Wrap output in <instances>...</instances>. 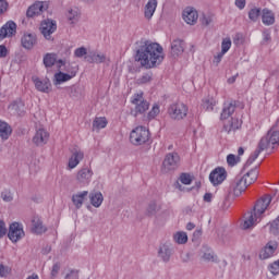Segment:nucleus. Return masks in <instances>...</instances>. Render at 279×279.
<instances>
[{
	"instance_id": "nucleus-32",
	"label": "nucleus",
	"mask_w": 279,
	"mask_h": 279,
	"mask_svg": "<svg viewBox=\"0 0 279 279\" xmlns=\"http://www.w3.org/2000/svg\"><path fill=\"white\" fill-rule=\"evenodd\" d=\"M89 202L94 208H99L104 204V194L101 192H92L89 194Z\"/></svg>"
},
{
	"instance_id": "nucleus-53",
	"label": "nucleus",
	"mask_w": 279,
	"mask_h": 279,
	"mask_svg": "<svg viewBox=\"0 0 279 279\" xmlns=\"http://www.w3.org/2000/svg\"><path fill=\"white\" fill-rule=\"evenodd\" d=\"M199 21L205 27H208V25L213 23V19L210 16H206L205 14L201 16Z\"/></svg>"
},
{
	"instance_id": "nucleus-3",
	"label": "nucleus",
	"mask_w": 279,
	"mask_h": 279,
	"mask_svg": "<svg viewBox=\"0 0 279 279\" xmlns=\"http://www.w3.org/2000/svg\"><path fill=\"white\" fill-rule=\"evenodd\" d=\"M168 114L173 121H182L189 114V107L183 102H174L169 106Z\"/></svg>"
},
{
	"instance_id": "nucleus-25",
	"label": "nucleus",
	"mask_w": 279,
	"mask_h": 279,
	"mask_svg": "<svg viewBox=\"0 0 279 279\" xmlns=\"http://www.w3.org/2000/svg\"><path fill=\"white\" fill-rule=\"evenodd\" d=\"M21 43L24 49H33L34 45H36V35L26 33L22 36Z\"/></svg>"
},
{
	"instance_id": "nucleus-37",
	"label": "nucleus",
	"mask_w": 279,
	"mask_h": 279,
	"mask_svg": "<svg viewBox=\"0 0 279 279\" xmlns=\"http://www.w3.org/2000/svg\"><path fill=\"white\" fill-rule=\"evenodd\" d=\"M258 217L254 215V211H251L248 217L243 221L241 225L242 230H250V228L254 227V223H256Z\"/></svg>"
},
{
	"instance_id": "nucleus-56",
	"label": "nucleus",
	"mask_w": 279,
	"mask_h": 279,
	"mask_svg": "<svg viewBox=\"0 0 279 279\" xmlns=\"http://www.w3.org/2000/svg\"><path fill=\"white\" fill-rule=\"evenodd\" d=\"M8 274H10L8 267L3 266V264H0V278H5Z\"/></svg>"
},
{
	"instance_id": "nucleus-42",
	"label": "nucleus",
	"mask_w": 279,
	"mask_h": 279,
	"mask_svg": "<svg viewBox=\"0 0 279 279\" xmlns=\"http://www.w3.org/2000/svg\"><path fill=\"white\" fill-rule=\"evenodd\" d=\"M202 258L207 263H217V255L213 251L204 253Z\"/></svg>"
},
{
	"instance_id": "nucleus-54",
	"label": "nucleus",
	"mask_w": 279,
	"mask_h": 279,
	"mask_svg": "<svg viewBox=\"0 0 279 279\" xmlns=\"http://www.w3.org/2000/svg\"><path fill=\"white\" fill-rule=\"evenodd\" d=\"M58 274H60V264H54L51 270V279H56Z\"/></svg>"
},
{
	"instance_id": "nucleus-43",
	"label": "nucleus",
	"mask_w": 279,
	"mask_h": 279,
	"mask_svg": "<svg viewBox=\"0 0 279 279\" xmlns=\"http://www.w3.org/2000/svg\"><path fill=\"white\" fill-rule=\"evenodd\" d=\"M230 47H232V40L230 39V37H227V38L222 39L221 52L222 53H228V51H230Z\"/></svg>"
},
{
	"instance_id": "nucleus-2",
	"label": "nucleus",
	"mask_w": 279,
	"mask_h": 279,
	"mask_svg": "<svg viewBox=\"0 0 279 279\" xmlns=\"http://www.w3.org/2000/svg\"><path fill=\"white\" fill-rule=\"evenodd\" d=\"M279 145V126H272L266 136H264L257 146V149L248 157L246 165H252L258 156H260L262 151L265 149H276Z\"/></svg>"
},
{
	"instance_id": "nucleus-51",
	"label": "nucleus",
	"mask_w": 279,
	"mask_h": 279,
	"mask_svg": "<svg viewBox=\"0 0 279 279\" xmlns=\"http://www.w3.org/2000/svg\"><path fill=\"white\" fill-rule=\"evenodd\" d=\"M1 197L3 202H12L14 199V196L12 195V192L5 190L1 193Z\"/></svg>"
},
{
	"instance_id": "nucleus-27",
	"label": "nucleus",
	"mask_w": 279,
	"mask_h": 279,
	"mask_svg": "<svg viewBox=\"0 0 279 279\" xmlns=\"http://www.w3.org/2000/svg\"><path fill=\"white\" fill-rule=\"evenodd\" d=\"M262 22L266 25H274V23H276V14L274 13V11L269 10V9H263L262 11Z\"/></svg>"
},
{
	"instance_id": "nucleus-24",
	"label": "nucleus",
	"mask_w": 279,
	"mask_h": 279,
	"mask_svg": "<svg viewBox=\"0 0 279 279\" xmlns=\"http://www.w3.org/2000/svg\"><path fill=\"white\" fill-rule=\"evenodd\" d=\"M82 160H84V153L82 150H75L72 153V156L69 159V169H75V167H77Z\"/></svg>"
},
{
	"instance_id": "nucleus-5",
	"label": "nucleus",
	"mask_w": 279,
	"mask_h": 279,
	"mask_svg": "<svg viewBox=\"0 0 279 279\" xmlns=\"http://www.w3.org/2000/svg\"><path fill=\"white\" fill-rule=\"evenodd\" d=\"M180 167V155L178 153H168L162 161V173H171Z\"/></svg>"
},
{
	"instance_id": "nucleus-19",
	"label": "nucleus",
	"mask_w": 279,
	"mask_h": 279,
	"mask_svg": "<svg viewBox=\"0 0 279 279\" xmlns=\"http://www.w3.org/2000/svg\"><path fill=\"white\" fill-rule=\"evenodd\" d=\"M33 82L36 90H39V93H51V81L49 78L40 80L34 76Z\"/></svg>"
},
{
	"instance_id": "nucleus-50",
	"label": "nucleus",
	"mask_w": 279,
	"mask_h": 279,
	"mask_svg": "<svg viewBox=\"0 0 279 279\" xmlns=\"http://www.w3.org/2000/svg\"><path fill=\"white\" fill-rule=\"evenodd\" d=\"M181 184L189 185L191 182H193V179H191V174L189 173H182L179 178Z\"/></svg>"
},
{
	"instance_id": "nucleus-58",
	"label": "nucleus",
	"mask_w": 279,
	"mask_h": 279,
	"mask_svg": "<svg viewBox=\"0 0 279 279\" xmlns=\"http://www.w3.org/2000/svg\"><path fill=\"white\" fill-rule=\"evenodd\" d=\"M57 69H59V71H64V69H62L63 66L66 65V61L62 60V59H59L57 62Z\"/></svg>"
},
{
	"instance_id": "nucleus-22",
	"label": "nucleus",
	"mask_w": 279,
	"mask_h": 279,
	"mask_svg": "<svg viewBox=\"0 0 279 279\" xmlns=\"http://www.w3.org/2000/svg\"><path fill=\"white\" fill-rule=\"evenodd\" d=\"M156 8H158V0H148L144 7V16L147 21H151L154 14L156 13Z\"/></svg>"
},
{
	"instance_id": "nucleus-57",
	"label": "nucleus",
	"mask_w": 279,
	"mask_h": 279,
	"mask_svg": "<svg viewBox=\"0 0 279 279\" xmlns=\"http://www.w3.org/2000/svg\"><path fill=\"white\" fill-rule=\"evenodd\" d=\"M64 279H80V275H77L76 270H71L68 275H65Z\"/></svg>"
},
{
	"instance_id": "nucleus-20",
	"label": "nucleus",
	"mask_w": 279,
	"mask_h": 279,
	"mask_svg": "<svg viewBox=\"0 0 279 279\" xmlns=\"http://www.w3.org/2000/svg\"><path fill=\"white\" fill-rule=\"evenodd\" d=\"M183 21L187 23V25H195L197 23V20L199 19V14L197 13V10L193 8H186L183 11Z\"/></svg>"
},
{
	"instance_id": "nucleus-48",
	"label": "nucleus",
	"mask_w": 279,
	"mask_h": 279,
	"mask_svg": "<svg viewBox=\"0 0 279 279\" xmlns=\"http://www.w3.org/2000/svg\"><path fill=\"white\" fill-rule=\"evenodd\" d=\"M240 161H241V158L236 157L235 155L230 154L227 156V162H228L229 167H234Z\"/></svg>"
},
{
	"instance_id": "nucleus-8",
	"label": "nucleus",
	"mask_w": 279,
	"mask_h": 279,
	"mask_svg": "<svg viewBox=\"0 0 279 279\" xmlns=\"http://www.w3.org/2000/svg\"><path fill=\"white\" fill-rule=\"evenodd\" d=\"M76 183L80 186H86L90 184V180H93V168L89 166H84L81 168L75 175Z\"/></svg>"
},
{
	"instance_id": "nucleus-26",
	"label": "nucleus",
	"mask_w": 279,
	"mask_h": 279,
	"mask_svg": "<svg viewBox=\"0 0 279 279\" xmlns=\"http://www.w3.org/2000/svg\"><path fill=\"white\" fill-rule=\"evenodd\" d=\"M32 231L34 234H45V232H47V227L43 225V220H40L39 217L32 219Z\"/></svg>"
},
{
	"instance_id": "nucleus-45",
	"label": "nucleus",
	"mask_w": 279,
	"mask_h": 279,
	"mask_svg": "<svg viewBox=\"0 0 279 279\" xmlns=\"http://www.w3.org/2000/svg\"><path fill=\"white\" fill-rule=\"evenodd\" d=\"M258 16H260V9H251L248 12V19L253 21V23H256L258 21Z\"/></svg>"
},
{
	"instance_id": "nucleus-61",
	"label": "nucleus",
	"mask_w": 279,
	"mask_h": 279,
	"mask_svg": "<svg viewBox=\"0 0 279 279\" xmlns=\"http://www.w3.org/2000/svg\"><path fill=\"white\" fill-rule=\"evenodd\" d=\"M235 5L239 10H243L245 8V0H235Z\"/></svg>"
},
{
	"instance_id": "nucleus-36",
	"label": "nucleus",
	"mask_w": 279,
	"mask_h": 279,
	"mask_svg": "<svg viewBox=\"0 0 279 279\" xmlns=\"http://www.w3.org/2000/svg\"><path fill=\"white\" fill-rule=\"evenodd\" d=\"M173 241L178 245H185V243H189V235L184 231H178L173 234Z\"/></svg>"
},
{
	"instance_id": "nucleus-15",
	"label": "nucleus",
	"mask_w": 279,
	"mask_h": 279,
	"mask_svg": "<svg viewBox=\"0 0 279 279\" xmlns=\"http://www.w3.org/2000/svg\"><path fill=\"white\" fill-rule=\"evenodd\" d=\"M172 255L173 247L171 246V243L166 242L159 245L158 258H161L163 263H169L171 260Z\"/></svg>"
},
{
	"instance_id": "nucleus-44",
	"label": "nucleus",
	"mask_w": 279,
	"mask_h": 279,
	"mask_svg": "<svg viewBox=\"0 0 279 279\" xmlns=\"http://www.w3.org/2000/svg\"><path fill=\"white\" fill-rule=\"evenodd\" d=\"M86 56H88L86 47H80L74 50V58H84L86 60Z\"/></svg>"
},
{
	"instance_id": "nucleus-29",
	"label": "nucleus",
	"mask_w": 279,
	"mask_h": 279,
	"mask_svg": "<svg viewBox=\"0 0 279 279\" xmlns=\"http://www.w3.org/2000/svg\"><path fill=\"white\" fill-rule=\"evenodd\" d=\"M12 136V126L5 121L0 120V137L2 141H8Z\"/></svg>"
},
{
	"instance_id": "nucleus-1",
	"label": "nucleus",
	"mask_w": 279,
	"mask_h": 279,
	"mask_svg": "<svg viewBox=\"0 0 279 279\" xmlns=\"http://www.w3.org/2000/svg\"><path fill=\"white\" fill-rule=\"evenodd\" d=\"M136 58L145 69H156L162 64L165 52L158 43L145 41L136 52Z\"/></svg>"
},
{
	"instance_id": "nucleus-18",
	"label": "nucleus",
	"mask_w": 279,
	"mask_h": 279,
	"mask_svg": "<svg viewBox=\"0 0 279 279\" xmlns=\"http://www.w3.org/2000/svg\"><path fill=\"white\" fill-rule=\"evenodd\" d=\"M49 142V132H47L45 129H38L33 136V143L37 147H43V145H47Z\"/></svg>"
},
{
	"instance_id": "nucleus-47",
	"label": "nucleus",
	"mask_w": 279,
	"mask_h": 279,
	"mask_svg": "<svg viewBox=\"0 0 279 279\" xmlns=\"http://www.w3.org/2000/svg\"><path fill=\"white\" fill-rule=\"evenodd\" d=\"M160 114V106L154 105L151 110L148 112V119H156Z\"/></svg>"
},
{
	"instance_id": "nucleus-41",
	"label": "nucleus",
	"mask_w": 279,
	"mask_h": 279,
	"mask_svg": "<svg viewBox=\"0 0 279 279\" xmlns=\"http://www.w3.org/2000/svg\"><path fill=\"white\" fill-rule=\"evenodd\" d=\"M270 232L275 236H279V216L270 222Z\"/></svg>"
},
{
	"instance_id": "nucleus-12",
	"label": "nucleus",
	"mask_w": 279,
	"mask_h": 279,
	"mask_svg": "<svg viewBox=\"0 0 279 279\" xmlns=\"http://www.w3.org/2000/svg\"><path fill=\"white\" fill-rule=\"evenodd\" d=\"M49 8V4L47 2H35L33 5H31L26 12V16L28 19H34V16H40L43 12H47Z\"/></svg>"
},
{
	"instance_id": "nucleus-40",
	"label": "nucleus",
	"mask_w": 279,
	"mask_h": 279,
	"mask_svg": "<svg viewBox=\"0 0 279 279\" xmlns=\"http://www.w3.org/2000/svg\"><path fill=\"white\" fill-rule=\"evenodd\" d=\"M80 16V12L77 9H69L66 12L68 20L71 21V23H75Z\"/></svg>"
},
{
	"instance_id": "nucleus-34",
	"label": "nucleus",
	"mask_w": 279,
	"mask_h": 279,
	"mask_svg": "<svg viewBox=\"0 0 279 279\" xmlns=\"http://www.w3.org/2000/svg\"><path fill=\"white\" fill-rule=\"evenodd\" d=\"M242 178H245L246 184L251 186V184H254L256 180H258V169L254 168L251 171L246 172Z\"/></svg>"
},
{
	"instance_id": "nucleus-35",
	"label": "nucleus",
	"mask_w": 279,
	"mask_h": 279,
	"mask_svg": "<svg viewBox=\"0 0 279 279\" xmlns=\"http://www.w3.org/2000/svg\"><path fill=\"white\" fill-rule=\"evenodd\" d=\"M160 213V205H158L156 202H150L146 208V217H156Z\"/></svg>"
},
{
	"instance_id": "nucleus-16",
	"label": "nucleus",
	"mask_w": 279,
	"mask_h": 279,
	"mask_svg": "<svg viewBox=\"0 0 279 279\" xmlns=\"http://www.w3.org/2000/svg\"><path fill=\"white\" fill-rule=\"evenodd\" d=\"M16 34V23L14 21L7 22L1 28H0V43L1 40L5 38H12Z\"/></svg>"
},
{
	"instance_id": "nucleus-52",
	"label": "nucleus",
	"mask_w": 279,
	"mask_h": 279,
	"mask_svg": "<svg viewBox=\"0 0 279 279\" xmlns=\"http://www.w3.org/2000/svg\"><path fill=\"white\" fill-rule=\"evenodd\" d=\"M10 9V3H8V0H0V14H5L8 10Z\"/></svg>"
},
{
	"instance_id": "nucleus-6",
	"label": "nucleus",
	"mask_w": 279,
	"mask_h": 279,
	"mask_svg": "<svg viewBox=\"0 0 279 279\" xmlns=\"http://www.w3.org/2000/svg\"><path fill=\"white\" fill-rule=\"evenodd\" d=\"M247 186H250L247 185V179L240 174L231 182L230 189L234 197H241V195L247 191Z\"/></svg>"
},
{
	"instance_id": "nucleus-31",
	"label": "nucleus",
	"mask_w": 279,
	"mask_h": 279,
	"mask_svg": "<svg viewBox=\"0 0 279 279\" xmlns=\"http://www.w3.org/2000/svg\"><path fill=\"white\" fill-rule=\"evenodd\" d=\"M72 78H73V75L59 71L58 73L54 74L52 82L54 86H60V84H64V82H69V80H72Z\"/></svg>"
},
{
	"instance_id": "nucleus-9",
	"label": "nucleus",
	"mask_w": 279,
	"mask_h": 279,
	"mask_svg": "<svg viewBox=\"0 0 279 279\" xmlns=\"http://www.w3.org/2000/svg\"><path fill=\"white\" fill-rule=\"evenodd\" d=\"M23 236H25L23 225L19 222L11 223L8 233V238L10 239V241H12V243H19V241H21Z\"/></svg>"
},
{
	"instance_id": "nucleus-30",
	"label": "nucleus",
	"mask_w": 279,
	"mask_h": 279,
	"mask_svg": "<svg viewBox=\"0 0 279 279\" xmlns=\"http://www.w3.org/2000/svg\"><path fill=\"white\" fill-rule=\"evenodd\" d=\"M234 110H236L235 101L226 102L220 116L221 119H229V117H232V114H234Z\"/></svg>"
},
{
	"instance_id": "nucleus-60",
	"label": "nucleus",
	"mask_w": 279,
	"mask_h": 279,
	"mask_svg": "<svg viewBox=\"0 0 279 279\" xmlns=\"http://www.w3.org/2000/svg\"><path fill=\"white\" fill-rule=\"evenodd\" d=\"M8 56V48L3 45L0 46V58H5Z\"/></svg>"
},
{
	"instance_id": "nucleus-49",
	"label": "nucleus",
	"mask_w": 279,
	"mask_h": 279,
	"mask_svg": "<svg viewBox=\"0 0 279 279\" xmlns=\"http://www.w3.org/2000/svg\"><path fill=\"white\" fill-rule=\"evenodd\" d=\"M268 270L270 271V274H272V276H278V274H279V259L271 263L268 266Z\"/></svg>"
},
{
	"instance_id": "nucleus-10",
	"label": "nucleus",
	"mask_w": 279,
	"mask_h": 279,
	"mask_svg": "<svg viewBox=\"0 0 279 279\" xmlns=\"http://www.w3.org/2000/svg\"><path fill=\"white\" fill-rule=\"evenodd\" d=\"M58 29V25L53 20H45L40 24V32L46 40H51V34Z\"/></svg>"
},
{
	"instance_id": "nucleus-46",
	"label": "nucleus",
	"mask_w": 279,
	"mask_h": 279,
	"mask_svg": "<svg viewBox=\"0 0 279 279\" xmlns=\"http://www.w3.org/2000/svg\"><path fill=\"white\" fill-rule=\"evenodd\" d=\"M153 77H154V74L151 72L145 73L143 76L137 78V84H149Z\"/></svg>"
},
{
	"instance_id": "nucleus-21",
	"label": "nucleus",
	"mask_w": 279,
	"mask_h": 279,
	"mask_svg": "<svg viewBox=\"0 0 279 279\" xmlns=\"http://www.w3.org/2000/svg\"><path fill=\"white\" fill-rule=\"evenodd\" d=\"M184 47H186V45L184 44V40L174 39L171 43V51H170L172 58H180V56L184 53Z\"/></svg>"
},
{
	"instance_id": "nucleus-28",
	"label": "nucleus",
	"mask_w": 279,
	"mask_h": 279,
	"mask_svg": "<svg viewBox=\"0 0 279 279\" xmlns=\"http://www.w3.org/2000/svg\"><path fill=\"white\" fill-rule=\"evenodd\" d=\"M88 197V191H83L74 194L72 196V203L74 204L75 208L80 209L84 206V199Z\"/></svg>"
},
{
	"instance_id": "nucleus-13",
	"label": "nucleus",
	"mask_w": 279,
	"mask_h": 279,
	"mask_svg": "<svg viewBox=\"0 0 279 279\" xmlns=\"http://www.w3.org/2000/svg\"><path fill=\"white\" fill-rule=\"evenodd\" d=\"M269 204H271V196L269 195L264 196L256 202L252 213L256 218L260 217V215H263L265 210H267V208L269 207Z\"/></svg>"
},
{
	"instance_id": "nucleus-62",
	"label": "nucleus",
	"mask_w": 279,
	"mask_h": 279,
	"mask_svg": "<svg viewBox=\"0 0 279 279\" xmlns=\"http://www.w3.org/2000/svg\"><path fill=\"white\" fill-rule=\"evenodd\" d=\"M204 202H207V203L213 202V194L206 193V194L204 195Z\"/></svg>"
},
{
	"instance_id": "nucleus-63",
	"label": "nucleus",
	"mask_w": 279,
	"mask_h": 279,
	"mask_svg": "<svg viewBox=\"0 0 279 279\" xmlns=\"http://www.w3.org/2000/svg\"><path fill=\"white\" fill-rule=\"evenodd\" d=\"M174 189H178V191H186V187L182 186L178 181L174 183Z\"/></svg>"
},
{
	"instance_id": "nucleus-55",
	"label": "nucleus",
	"mask_w": 279,
	"mask_h": 279,
	"mask_svg": "<svg viewBox=\"0 0 279 279\" xmlns=\"http://www.w3.org/2000/svg\"><path fill=\"white\" fill-rule=\"evenodd\" d=\"M8 234V228H5V222L3 220H0V239L2 236H5Z\"/></svg>"
},
{
	"instance_id": "nucleus-17",
	"label": "nucleus",
	"mask_w": 279,
	"mask_h": 279,
	"mask_svg": "<svg viewBox=\"0 0 279 279\" xmlns=\"http://www.w3.org/2000/svg\"><path fill=\"white\" fill-rule=\"evenodd\" d=\"M276 250H278V242L269 241L259 253L260 260H267V258H271V256L276 254Z\"/></svg>"
},
{
	"instance_id": "nucleus-38",
	"label": "nucleus",
	"mask_w": 279,
	"mask_h": 279,
	"mask_svg": "<svg viewBox=\"0 0 279 279\" xmlns=\"http://www.w3.org/2000/svg\"><path fill=\"white\" fill-rule=\"evenodd\" d=\"M217 106V100L213 97H207L203 99V108L207 110V112H213L215 107Z\"/></svg>"
},
{
	"instance_id": "nucleus-7",
	"label": "nucleus",
	"mask_w": 279,
	"mask_h": 279,
	"mask_svg": "<svg viewBox=\"0 0 279 279\" xmlns=\"http://www.w3.org/2000/svg\"><path fill=\"white\" fill-rule=\"evenodd\" d=\"M131 104L135 106V117L137 114H145L149 110V102L143 97V92L135 94L131 99Z\"/></svg>"
},
{
	"instance_id": "nucleus-11",
	"label": "nucleus",
	"mask_w": 279,
	"mask_h": 279,
	"mask_svg": "<svg viewBox=\"0 0 279 279\" xmlns=\"http://www.w3.org/2000/svg\"><path fill=\"white\" fill-rule=\"evenodd\" d=\"M85 61L89 64H104V62H110V58L104 52L93 50L85 57Z\"/></svg>"
},
{
	"instance_id": "nucleus-64",
	"label": "nucleus",
	"mask_w": 279,
	"mask_h": 279,
	"mask_svg": "<svg viewBox=\"0 0 279 279\" xmlns=\"http://www.w3.org/2000/svg\"><path fill=\"white\" fill-rule=\"evenodd\" d=\"M236 77H239V74H235L234 76L229 77L228 84H234V82H236Z\"/></svg>"
},
{
	"instance_id": "nucleus-4",
	"label": "nucleus",
	"mask_w": 279,
	"mask_h": 279,
	"mask_svg": "<svg viewBox=\"0 0 279 279\" xmlns=\"http://www.w3.org/2000/svg\"><path fill=\"white\" fill-rule=\"evenodd\" d=\"M149 141V130L144 126L135 128L130 134L132 145H145Z\"/></svg>"
},
{
	"instance_id": "nucleus-39",
	"label": "nucleus",
	"mask_w": 279,
	"mask_h": 279,
	"mask_svg": "<svg viewBox=\"0 0 279 279\" xmlns=\"http://www.w3.org/2000/svg\"><path fill=\"white\" fill-rule=\"evenodd\" d=\"M106 125H108V120H106V118H95L94 122H93V130H104V128H106Z\"/></svg>"
},
{
	"instance_id": "nucleus-59",
	"label": "nucleus",
	"mask_w": 279,
	"mask_h": 279,
	"mask_svg": "<svg viewBox=\"0 0 279 279\" xmlns=\"http://www.w3.org/2000/svg\"><path fill=\"white\" fill-rule=\"evenodd\" d=\"M226 56L223 52H219L216 57H214V64H219L221 62V59Z\"/></svg>"
},
{
	"instance_id": "nucleus-33",
	"label": "nucleus",
	"mask_w": 279,
	"mask_h": 279,
	"mask_svg": "<svg viewBox=\"0 0 279 279\" xmlns=\"http://www.w3.org/2000/svg\"><path fill=\"white\" fill-rule=\"evenodd\" d=\"M43 62L46 69H51L58 62V54L48 52L44 56Z\"/></svg>"
},
{
	"instance_id": "nucleus-23",
	"label": "nucleus",
	"mask_w": 279,
	"mask_h": 279,
	"mask_svg": "<svg viewBox=\"0 0 279 279\" xmlns=\"http://www.w3.org/2000/svg\"><path fill=\"white\" fill-rule=\"evenodd\" d=\"M242 124L243 122L239 120V118H231L229 121L225 122L223 130L230 134L231 132H236Z\"/></svg>"
},
{
	"instance_id": "nucleus-14",
	"label": "nucleus",
	"mask_w": 279,
	"mask_h": 279,
	"mask_svg": "<svg viewBox=\"0 0 279 279\" xmlns=\"http://www.w3.org/2000/svg\"><path fill=\"white\" fill-rule=\"evenodd\" d=\"M228 177V173L226 172L225 168H216L214 171L209 174V181L214 186H219V184H222L226 178Z\"/></svg>"
}]
</instances>
